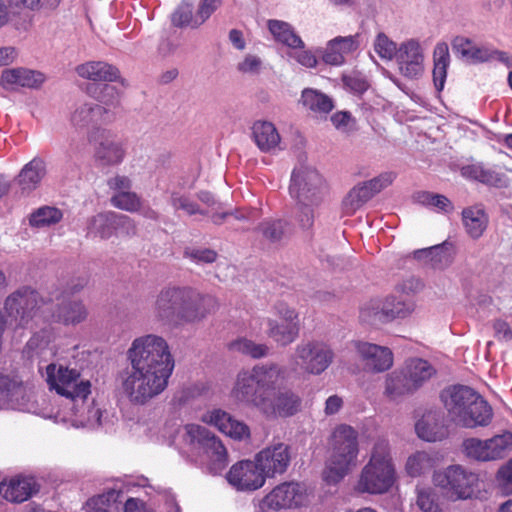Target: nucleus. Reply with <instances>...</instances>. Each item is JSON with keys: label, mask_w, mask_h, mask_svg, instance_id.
<instances>
[{"label": "nucleus", "mask_w": 512, "mask_h": 512, "mask_svg": "<svg viewBox=\"0 0 512 512\" xmlns=\"http://www.w3.org/2000/svg\"><path fill=\"white\" fill-rule=\"evenodd\" d=\"M127 360L121 387L132 405L145 406L167 389L175 359L164 337L154 333L136 337L127 350Z\"/></svg>", "instance_id": "obj_1"}, {"label": "nucleus", "mask_w": 512, "mask_h": 512, "mask_svg": "<svg viewBox=\"0 0 512 512\" xmlns=\"http://www.w3.org/2000/svg\"><path fill=\"white\" fill-rule=\"evenodd\" d=\"M285 369L277 363L255 365L238 373L232 397L252 405L267 418L289 417L301 408V398L289 389L277 390Z\"/></svg>", "instance_id": "obj_2"}, {"label": "nucleus", "mask_w": 512, "mask_h": 512, "mask_svg": "<svg viewBox=\"0 0 512 512\" xmlns=\"http://www.w3.org/2000/svg\"><path fill=\"white\" fill-rule=\"evenodd\" d=\"M218 308L217 299L189 286H166L154 301L152 315L162 326L197 323Z\"/></svg>", "instance_id": "obj_3"}, {"label": "nucleus", "mask_w": 512, "mask_h": 512, "mask_svg": "<svg viewBox=\"0 0 512 512\" xmlns=\"http://www.w3.org/2000/svg\"><path fill=\"white\" fill-rule=\"evenodd\" d=\"M440 397L449 419L458 426L486 427L492 421L491 406L478 392L468 386H450L441 392Z\"/></svg>", "instance_id": "obj_4"}, {"label": "nucleus", "mask_w": 512, "mask_h": 512, "mask_svg": "<svg viewBox=\"0 0 512 512\" xmlns=\"http://www.w3.org/2000/svg\"><path fill=\"white\" fill-rule=\"evenodd\" d=\"M396 481V467L390 443L378 438L371 449L368 462L362 468L356 490L360 493H386Z\"/></svg>", "instance_id": "obj_5"}, {"label": "nucleus", "mask_w": 512, "mask_h": 512, "mask_svg": "<svg viewBox=\"0 0 512 512\" xmlns=\"http://www.w3.org/2000/svg\"><path fill=\"white\" fill-rule=\"evenodd\" d=\"M51 310V302L44 299L40 294L30 288L21 287L11 293L4 303V314L0 312L1 332L0 345L2 344L3 332L8 326L22 327L36 316L47 318Z\"/></svg>", "instance_id": "obj_6"}, {"label": "nucleus", "mask_w": 512, "mask_h": 512, "mask_svg": "<svg viewBox=\"0 0 512 512\" xmlns=\"http://www.w3.org/2000/svg\"><path fill=\"white\" fill-rule=\"evenodd\" d=\"M335 358L331 346L320 340H302L289 357V369L296 374L318 376L325 372Z\"/></svg>", "instance_id": "obj_7"}, {"label": "nucleus", "mask_w": 512, "mask_h": 512, "mask_svg": "<svg viewBox=\"0 0 512 512\" xmlns=\"http://www.w3.org/2000/svg\"><path fill=\"white\" fill-rule=\"evenodd\" d=\"M181 437L190 450L204 457L214 471L222 470L227 463V451L221 440L206 427L199 424H186Z\"/></svg>", "instance_id": "obj_8"}, {"label": "nucleus", "mask_w": 512, "mask_h": 512, "mask_svg": "<svg viewBox=\"0 0 512 512\" xmlns=\"http://www.w3.org/2000/svg\"><path fill=\"white\" fill-rule=\"evenodd\" d=\"M45 379L50 390L71 400L73 403L88 398L91 382L81 376L77 368L61 363H51L45 368Z\"/></svg>", "instance_id": "obj_9"}, {"label": "nucleus", "mask_w": 512, "mask_h": 512, "mask_svg": "<svg viewBox=\"0 0 512 512\" xmlns=\"http://www.w3.org/2000/svg\"><path fill=\"white\" fill-rule=\"evenodd\" d=\"M434 484L451 500H467L480 491L479 475L462 465L454 464L434 473Z\"/></svg>", "instance_id": "obj_10"}, {"label": "nucleus", "mask_w": 512, "mask_h": 512, "mask_svg": "<svg viewBox=\"0 0 512 512\" xmlns=\"http://www.w3.org/2000/svg\"><path fill=\"white\" fill-rule=\"evenodd\" d=\"M326 191L325 181L316 169L300 166L293 170L289 193L297 203H322Z\"/></svg>", "instance_id": "obj_11"}, {"label": "nucleus", "mask_w": 512, "mask_h": 512, "mask_svg": "<svg viewBox=\"0 0 512 512\" xmlns=\"http://www.w3.org/2000/svg\"><path fill=\"white\" fill-rule=\"evenodd\" d=\"M462 447L470 459L481 462L499 460L512 450V433L505 432L486 440L468 438L463 441Z\"/></svg>", "instance_id": "obj_12"}, {"label": "nucleus", "mask_w": 512, "mask_h": 512, "mask_svg": "<svg viewBox=\"0 0 512 512\" xmlns=\"http://www.w3.org/2000/svg\"><path fill=\"white\" fill-rule=\"evenodd\" d=\"M411 301L389 296L383 301L372 300L361 309V318L367 322H388L396 318H405L414 311Z\"/></svg>", "instance_id": "obj_13"}, {"label": "nucleus", "mask_w": 512, "mask_h": 512, "mask_svg": "<svg viewBox=\"0 0 512 512\" xmlns=\"http://www.w3.org/2000/svg\"><path fill=\"white\" fill-rule=\"evenodd\" d=\"M306 500L303 486L296 482H283L272 489L259 503L262 512L301 506Z\"/></svg>", "instance_id": "obj_14"}, {"label": "nucleus", "mask_w": 512, "mask_h": 512, "mask_svg": "<svg viewBox=\"0 0 512 512\" xmlns=\"http://www.w3.org/2000/svg\"><path fill=\"white\" fill-rule=\"evenodd\" d=\"M227 482L237 491L253 492L265 485L266 479L253 460H241L233 464L226 474Z\"/></svg>", "instance_id": "obj_15"}, {"label": "nucleus", "mask_w": 512, "mask_h": 512, "mask_svg": "<svg viewBox=\"0 0 512 512\" xmlns=\"http://www.w3.org/2000/svg\"><path fill=\"white\" fill-rule=\"evenodd\" d=\"M254 458L265 479L274 478L287 471L291 462L290 448L284 443H275L259 451Z\"/></svg>", "instance_id": "obj_16"}, {"label": "nucleus", "mask_w": 512, "mask_h": 512, "mask_svg": "<svg viewBox=\"0 0 512 512\" xmlns=\"http://www.w3.org/2000/svg\"><path fill=\"white\" fill-rule=\"evenodd\" d=\"M95 158L103 166H114L120 164L125 157V149L122 143L116 140L105 129H97L89 134V141L96 142Z\"/></svg>", "instance_id": "obj_17"}, {"label": "nucleus", "mask_w": 512, "mask_h": 512, "mask_svg": "<svg viewBox=\"0 0 512 512\" xmlns=\"http://www.w3.org/2000/svg\"><path fill=\"white\" fill-rule=\"evenodd\" d=\"M400 73L407 78H418L424 71V54L416 39L404 41L396 55Z\"/></svg>", "instance_id": "obj_18"}, {"label": "nucleus", "mask_w": 512, "mask_h": 512, "mask_svg": "<svg viewBox=\"0 0 512 512\" xmlns=\"http://www.w3.org/2000/svg\"><path fill=\"white\" fill-rule=\"evenodd\" d=\"M355 348L368 371L384 372L393 365V354L387 347L368 342H356Z\"/></svg>", "instance_id": "obj_19"}, {"label": "nucleus", "mask_w": 512, "mask_h": 512, "mask_svg": "<svg viewBox=\"0 0 512 512\" xmlns=\"http://www.w3.org/2000/svg\"><path fill=\"white\" fill-rule=\"evenodd\" d=\"M46 80L45 75L36 70L24 67L4 69L0 76V85L5 90H17L19 88H39Z\"/></svg>", "instance_id": "obj_20"}, {"label": "nucleus", "mask_w": 512, "mask_h": 512, "mask_svg": "<svg viewBox=\"0 0 512 512\" xmlns=\"http://www.w3.org/2000/svg\"><path fill=\"white\" fill-rule=\"evenodd\" d=\"M201 420L236 440L246 439L250 435V430L245 423L236 420L229 413L221 409L206 412L202 415Z\"/></svg>", "instance_id": "obj_21"}, {"label": "nucleus", "mask_w": 512, "mask_h": 512, "mask_svg": "<svg viewBox=\"0 0 512 512\" xmlns=\"http://www.w3.org/2000/svg\"><path fill=\"white\" fill-rule=\"evenodd\" d=\"M38 489L33 477L16 476L0 483V497L12 503H21L31 498Z\"/></svg>", "instance_id": "obj_22"}, {"label": "nucleus", "mask_w": 512, "mask_h": 512, "mask_svg": "<svg viewBox=\"0 0 512 512\" xmlns=\"http://www.w3.org/2000/svg\"><path fill=\"white\" fill-rule=\"evenodd\" d=\"M112 119L113 114H109V109L94 102H83L78 104L70 116V122L75 128L99 125L111 122Z\"/></svg>", "instance_id": "obj_23"}, {"label": "nucleus", "mask_w": 512, "mask_h": 512, "mask_svg": "<svg viewBox=\"0 0 512 512\" xmlns=\"http://www.w3.org/2000/svg\"><path fill=\"white\" fill-rule=\"evenodd\" d=\"M252 139L257 148L263 153H277L283 150L281 136L274 123L257 120L253 123Z\"/></svg>", "instance_id": "obj_24"}, {"label": "nucleus", "mask_w": 512, "mask_h": 512, "mask_svg": "<svg viewBox=\"0 0 512 512\" xmlns=\"http://www.w3.org/2000/svg\"><path fill=\"white\" fill-rule=\"evenodd\" d=\"M415 430L418 437L427 442L441 441L448 435L443 416L436 410L425 412L416 422Z\"/></svg>", "instance_id": "obj_25"}, {"label": "nucleus", "mask_w": 512, "mask_h": 512, "mask_svg": "<svg viewBox=\"0 0 512 512\" xmlns=\"http://www.w3.org/2000/svg\"><path fill=\"white\" fill-rule=\"evenodd\" d=\"M358 36H339L330 40L322 53V60L329 65L339 66L345 61V56L357 50Z\"/></svg>", "instance_id": "obj_26"}, {"label": "nucleus", "mask_w": 512, "mask_h": 512, "mask_svg": "<svg viewBox=\"0 0 512 512\" xmlns=\"http://www.w3.org/2000/svg\"><path fill=\"white\" fill-rule=\"evenodd\" d=\"M461 221L466 234L473 240L481 238L489 224V216L484 207L475 204L461 212Z\"/></svg>", "instance_id": "obj_27"}, {"label": "nucleus", "mask_w": 512, "mask_h": 512, "mask_svg": "<svg viewBox=\"0 0 512 512\" xmlns=\"http://www.w3.org/2000/svg\"><path fill=\"white\" fill-rule=\"evenodd\" d=\"M357 465V458L351 457L350 453L341 454L331 450L323 472L324 480L329 484L340 482Z\"/></svg>", "instance_id": "obj_28"}, {"label": "nucleus", "mask_w": 512, "mask_h": 512, "mask_svg": "<svg viewBox=\"0 0 512 512\" xmlns=\"http://www.w3.org/2000/svg\"><path fill=\"white\" fill-rule=\"evenodd\" d=\"M331 450L345 455L349 452L351 457L358 458V432L346 424L337 426L332 434Z\"/></svg>", "instance_id": "obj_29"}, {"label": "nucleus", "mask_w": 512, "mask_h": 512, "mask_svg": "<svg viewBox=\"0 0 512 512\" xmlns=\"http://www.w3.org/2000/svg\"><path fill=\"white\" fill-rule=\"evenodd\" d=\"M77 74L84 79L99 82H112L120 77L119 70L103 61H90L76 67Z\"/></svg>", "instance_id": "obj_30"}, {"label": "nucleus", "mask_w": 512, "mask_h": 512, "mask_svg": "<svg viewBox=\"0 0 512 512\" xmlns=\"http://www.w3.org/2000/svg\"><path fill=\"white\" fill-rule=\"evenodd\" d=\"M26 396L27 390L20 382L0 373L1 405L9 406L13 409H23Z\"/></svg>", "instance_id": "obj_31"}, {"label": "nucleus", "mask_w": 512, "mask_h": 512, "mask_svg": "<svg viewBox=\"0 0 512 512\" xmlns=\"http://www.w3.org/2000/svg\"><path fill=\"white\" fill-rule=\"evenodd\" d=\"M48 316L64 325H77L86 319L87 311L79 301H63L58 304L56 310L53 309L51 304V310L47 313Z\"/></svg>", "instance_id": "obj_32"}, {"label": "nucleus", "mask_w": 512, "mask_h": 512, "mask_svg": "<svg viewBox=\"0 0 512 512\" xmlns=\"http://www.w3.org/2000/svg\"><path fill=\"white\" fill-rule=\"evenodd\" d=\"M45 175V162L40 158H33L21 169L16 182L23 194L34 191Z\"/></svg>", "instance_id": "obj_33"}, {"label": "nucleus", "mask_w": 512, "mask_h": 512, "mask_svg": "<svg viewBox=\"0 0 512 512\" xmlns=\"http://www.w3.org/2000/svg\"><path fill=\"white\" fill-rule=\"evenodd\" d=\"M453 50L467 61L472 63L487 62L491 60V49L486 46H478L471 39L457 36L452 41Z\"/></svg>", "instance_id": "obj_34"}, {"label": "nucleus", "mask_w": 512, "mask_h": 512, "mask_svg": "<svg viewBox=\"0 0 512 512\" xmlns=\"http://www.w3.org/2000/svg\"><path fill=\"white\" fill-rule=\"evenodd\" d=\"M416 391L436 375V368L422 358H411L403 366Z\"/></svg>", "instance_id": "obj_35"}, {"label": "nucleus", "mask_w": 512, "mask_h": 512, "mask_svg": "<svg viewBox=\"0 0 512 512\" xmlns=\"http://www.w3.org/2000/svg\"><path fill=\"white\" fill-rule=\"evenodd\" d=\"M414 257L417 259H427L436 269H445L453 262L452 245L444 242L440 245L416 250Z\"/></svg>", "instance_id": "obj_36"}, {"label": "nucleus", "mask_w": 512, "mask_h": 512, "mask_svg": "<svg viewBox=\"0 0 512 512\" xmlns=\"http://www.w3.org/2000/svg\"><path fill=\"white\" fill-rule=\"evenodd\" d=\"M72 410L73 414L76 416L74 421L82 426L96 428L102 426L104 423V412L102 409L98 407L94 401L88 404L87 398L84 400V402H74Z\"/></svg>", "instance_id": "obj_37"}, {"label": "nucleus", "mask_w": 512, "mask_h": 512, "mask_svg": "<svg viewBox=\"0 0 512 512\" xmlns=\"http://www.w3.org/2000/svg\"><path fill=\"white\" fill-rule=\"evenodd\" d=\"M416 391L406 371L402 367L388 374L385 381V394L390 399H398Z\"/></svg>", "instance_id": "obj_38"}, {"label": "nucleus", "mask_w": 512, "mask_h": 512, "mask_svg": "<svg viewBox=\"0 0 512 512\" xmlns=\"http://www.w3.org/2000/svg\"><path fill=\"white\" fill-rule=\"evenodd\" d=\"M121 497L122 493L114 489L93 497L87 502L88 512H122Z\"/></svg>", "instance_id": "obj_39"}, {"label": "nucleus", "mask_w": 512, "mask_h": 512, "mask_svg": "<svg viewBox=\"0 0 512 512\" xmlns=\"http://www.w3.org/2000/svg\"><path fill=\"white\" fill-rule=\"evenodd\" d=\"M437 464L433 454L427 451H416L405 463V471L411 477H420L429 473Z\"/></svg>", "instance_id": "obj_40"}, {"label": "nucleus", "mask_w": 512, "mask_h": 512, "mask_svg": "<svg viewBox=\"0 0 512 512\" xmlns=\"http://www.w3.org/2000/svg\"><path fill=\"white\" fill-rule=\"evenodd\" d=\"M433 58V81L436 89L438 91H441L444 88L447 76V68L450 62L449 48L445 42H439L436 44L434 48Z\"/></svg>", "instance_id": "obj_41"}, {"label": "nucleus", "mask_w": 512, "mask_h": 512, "mask_svg": "<svg viewBox=\"0 0 512 512\" xmlns=\"http://www.w3.org/2000/svg\"><path fill=\"white\" fill-rule=\"evenodd\" d=\"M267 333L275 342L282 346H287L294 342L299 335V323H278L274 319H268Z\"/></svg>", "instance_id": "obj_42"}, {"label": "nucleus", "mask_w": 512, "mask_h": 512, "mask_svg": "<svg viewBox=\"0 0 512 512\" xmlns=\"http://www.w3.org/2000/svg\"><path fill=\"white\" fill-rule=\"evenodd\" d=\"M301 101L303 106L314 114H327L333 107L332 99L319 90L306 88L302 91Z\"/></svg>", "instance_id": "obj_43"}, {"label": "nucleus", "mask_w": 512, "mask_h": 512, "mask_svg": "<svg viewBox=\"0 0 512 512\" xmlns=\"http://www.w3.org/2000/svg\"><path fill=\"white\" fill-rule=\"evenodd\" d=\"M88 234L101 239H109L115 233L114 212H103L91 217L87 225Z\"/></svg>", "instance_id": "obj_44"}, {"label": "nucleus", "mask_w": 512, "mask_h": 512, "mask_svg": "<svg viewBox=\"0 0 512 512\" xmlns=\"http://www.w3.org/2000/svg\"><path fill=\"white\" fill-rule=\"evenodd\" d=\"M259 231L263 238L276 243L288 238L292 234V226L283 219H271L262 222Z\"/></svg>", "instance_id": "obj_45"}, {"label": "nucleus", "mask_w": 512, "mask_h": 512, "mask_svg": "<svg viewBox=\"0 0 512 512\" xmlns=\"http://www.w3.org/2000/svg\"><path fill=\"white\" fill-rule=\"evenodd\" d=\"M462 175L488 185H498L502 178L495 169L481 163L467 165L462 168Z\"/></svg>", "instance_id": "obj_46"}, {"label": "nucleus", "mask_w": 512, "mask_h": 512, "mask_svg": "<svg viewBox=\"0 0 512 512\" xmlns=\"http://www.w3.org/2000/svg\"><path fill=\"white\" fill-rule=\"evenodd\" d=\"M63 213L53 206H42L30 214L29 224L32 227L43 228L61 221Z\"/></svg>", "instance_id": "obj_47"}, {"label": "nucleus", "mask_w": 512, "mask_h": 512, "mask_svg": "<svg viewBox=\"0 0 512 512\" xmlns=\"http://www.w3.org/2000/svg\"><path fill=\"white\" fill-rule=\"evenodd\" d=\"M229 349L233 352H238L254 359L265 357L269 352L267 345L257 344L246 338L234 340L229 344Z\"/></svg>", "instance_id": "obj_48"}, {"label": "nucleus", "mask_w": 512, "mask_h": 512, "mask_svg": "<svg viewBox=\"0 0 512 512\" xmlns=\"http://www.w3.org/2000/svg\"><path fill=\"white\" fill-rule=\"evenodd\" d=\"M170 203L175 210H182L189 216L208 214L207 209L203 208L198 202L186 194L179 192L172 193Z\"/></svg>", "instance_id": "obj_49"}, {"label": "nucleus", "mask_w": 512, "mask_h": 512, "mask_svg": "<svg viewBox=\"0 0 512 512\" xmlns=\"http://www.w3.org/2000/svg\"><path fill=\"white\" fill-rule=\"evenodd\" d=\"M193 1L183 0L172 14L171 20L174 26H190L196 28L201 24L196 23V14L193 15Z\"/></svg>", "instance_id": "obj_50"}, {"label": "nucleus", "mask_w": 512, "mask_h": 512, "mask_svg": "<svg viewBox=\"0 0 512 512\" xmlns=\"http://www.w3.org/2000/svg\"><path fill=\"white\" fill-rule=\"evenodd\" d=\"M110 201L115 208L131 213L138 212L142 208L141 198L131 191L117 192L111 197Z\"/></svg>", "instance_id": "obj_51"}, {"label": "nucleus", "mask_w": 512, "mask_h": 512, "mask_svg": "<svg viewBox=\"0 0 512 512\" xmlns=\"http://www.w3.org/2000/svg\"><path fill=\"white\" fill-rule=\"evenodd\" d=\"M321 203H307L296 202L295 219L302 229H309L313 226L315 220V210Z\"/></svg>", "instance_id": "obj_52"}, {"label": "nucleus", "mask_w": 512, "mask_h": 512, "mask_svg": "<svg viewBox=\"0 0 512 512\" xmlns=\"http://www.w3.org/2000/svg\"><path fill=\"white\" fill-rule=\"evenodd\" d=\"M374 50L384 60H392L396 57L398 47L386 34L378 33L374 40Z\"/></svg>", "instance_id": "obj_53"}, {"label": "nucleus", "mask_w": 512, "mask_h": 512, "mask_svg": "<svg viewBox=\"0 0 512 512\" xmlns=\"http://www.w3.org/2000/svg\"><path fill=\"white\" fill-rule=\"evenodd\" d=\"M98 101L104 108L109 109V114H112V109L116 108L120 102V91L114 86L105 84L101 88Z\"/></svg>", "instance_id": "obj_54"}, {"label": "nucleus", "mask_w": 512, "mask_h": 512, "mask_svg": "<svg viewBox=\"0 0 512 512\" xmlns=\"http://www.w3.org/2000/svg\"><path fill=\"white\" fill-rule=\"evenodd\" d=\"M367 201L363 198L362 193L357 186L353 187L343 200V210L347 215H353Z\"/></svg>", "instance_id": "obj_55"}, {"label": "nucleus", "mask_w": 512, "mask_h": 512, "mask_svg": "<svg viewBox=\"0 0 512 512\" xmlns=\"http://www.w3.org/2000/svg\"><path fill=\"white\" fill-rule=\"evenodd\" d=\"M223 0H199L196 10V23L203 24L221 7Z\"/></svg>", "instance_id": "obj_56"}, {"label": "nucleus", "mask_w": 512, "mask_h": 512, "mask_svg": "<svg viewBox=\"0 0 512 512\" xmlns=\"http://www.w3.org/2000/svg\"><path fill=\"white\" fill-rule=\"evenodd\" d=\"M416 503L423 512H440L435 495L430 489H418Z\"/></svg>", "instance_id": "obj_57"}, {"label": "nucleus", "mask_w": 512, "mask_h": 512, "mask_svg": "<svg viewBox=\"0 0 512 512\" xmlns=\"http://www.w3.org/2000/svg\"><path fill=\"white\" fill-rule=\"evenodd\" d=\"M115 218V231L125 236H134L137 233V226L135 221L124 214L114 212Z\"/></svg>", "instance_id": "obj_58"}, {"label": "nucleus", "mask_w": 512, "mask_h": 512, "mask_svg": "<svg viewBox=\"0 0 512 512\" xmlns=\"http://www.w3.org/2000/svg\"><path fill=\"white\" fill-rule=\"evenodd\" d=\"M61 0H9V5L15 8H26L29 10H38L45 6L55 8Z\"/></svg>", "instance_id": "obj_59"}, {"label": "nucleus", "mask_w": 512, "mask_h": 512, "mask_svg": "<svg viewBox=\"0 0 512 512\" xmlns=\"http://www.w3.org/2000/svg\"><path fill=\"white\" fill-rule=\"evenodd\" d=\"M289 57L295 59L300 65L313 68L317 65L316 56L309 50L304 48L291 49L289 52Z\"/></svg>", "instance_id": "obj_60"}, {"label": "nucleus", "mask_w": 512, "mask_h": 512, "mask_svg": "<svg viewBox=\"0 0 512 512\" xmlns=\"http://www.w3.org/2000/svg\"><path fill=\"white\" fill-rule=\"evenodd\" d=\"M185 256L199 264L213 263L217 259V253L211 249H189Z\"/></svg>", "instance_id": "obj_61"}, {"label": "nucleus", "mask_w": 512, "mask_h": 512, "mask_svg": "<svg viewBox=\"0 0 512 512\" xmlns=\"http://www.w3.org/2000/svg\"><path fill=\"white\" fill-rule=\"evenodd\" d=\"M422 201L427 205L438 208L440 211L449 212L453 210L451 201L444 195L425 193Z\"/></svg>", "instance_id": "obj_62"}, {"label": "nucleus", "mask_w": 512, "mask_h": 512, "mask_svg": "<svg viewBox=\"0 0 512 512\" xmlns=\"http://www.w3.org/2000/svg\"><path fill=\"white\" fill-rule=\"evenodd\" d=\"M395 179L393 172H384L371 180L366 181L370 186V190L376 194L380 193L383 189L390 186Z\"/></svg>", "instance_id": "obj_63"}, {"label": "nucleus", "mask_w": 512, "mask_h": 512, "mask_svg": "<svg viewBox=\"0 0 512 512\" xmlns=\"http://www.w3.org/2000/svg\"><path fill=\"white\" fill-rule=\"evenodd\" d=\"M497 481L506 493L512 494V459L499 469Z\"/></svg>", "instance_id": "obj_64"}]
</instances>
